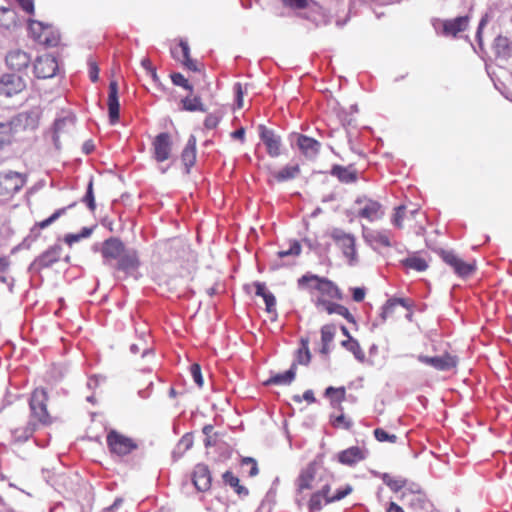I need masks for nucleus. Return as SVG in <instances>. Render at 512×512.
Returning <instances> with one entry per match:
<instances>
[{
    "mask_svg": "<svg viewBox=\"0 0 512 512\" xmlns=\"http://www.w3.org/2000/svg\"><path fill=\"white\" fill-rule=\"evenodd\" d=\"M353 491V487L349 484L337 489L334 494L331 493V484L325 481L310 496L307 502L309 512H318L322 510L324 505L340 501Z\"/></svg>",
    "mask_w": 512,
    "mask_h": 512,
    "instance_id": "f257e3e1",
    "label": "nucleus"
},
{
    "mask_svg": "<svg viewBox=\"0 0 512 512\" xmlns=\"http://www.w3.org/2000/svg\"><path fill=\"white\" fill-rule=\"evenodd\" d=\"M299 288L316 290L319 292L318 297L331 300H342L343 294L339 287L331 280L325 277H320L315 274L307 273L300 277L297 281Z\"/></svg>",
    "mask_w": 512,
    "mask_h": 512,
    "instance_id": "f03ea898",
    "label": "nucleus"
},
{
    "mask_svg": "<svg viewBox=\"0 0 512 512\" xmlns=\"http://www.w3.org/2000/svg\"><path fill=\"white\" fill-rule=\"evenodd\" d=\"M281 3L292 10H307L301 14V17L313 22L316 26L327 25L330 23L324 7L313 0H280Z\"/></svg>",
    "mask_w": 512,
    "mask_h": 512,
    "instance_id": "7ed1b4c3",
    "label": "nucleus"
},
{
    "mask_svg": "<svg viewBox=\"0 0 512 512\" xmlns=\"http://www.w3.org/2000/svg\"><path fill=\"white\" fill-rule=\"evenodd\" d=\"M47 401L48 395L45 389L36 388L30 397L29 407H30V421H37L43 425L49 424L51 422L50 415L47 411Z\"/></svg>",
    "mask_w": 512,
    "mask_h": 512,
    "instance_id": "20e7f679",
    "label": "nucleus"
},
{
    "mask_svg": "<svg viewBox=\"0 0 512 512\" xmlns=\"http://www.w3.org/2000/svg\"><path fill=\"white\" fill-rule=\"evenodd\" d=\"M107 446L111 454L123 457L138 448V443L116 430H111L106 437Z\"/></svg>",
    "mask_w": 512,
    "mask_h": 512,
    "instance_id": "39448f33",
    "label": "nucleus"
},
{
    "mask_svg": "<svg viewBox=\"0 0 512 512\" xmlns=\"http://www.w3.org/2000/svg\"><path fill=\"white\" fill-rule=\"evenodd\" d=\"M439 256L454 273L461 278H467L476 271L475 261L466 262L452 250H440Z\"/></svg>",
    "mask_w": 512,
    "mask_h": 512,
    "instance_id": "423d86ee",
    "label": "nucleus"
},
{
    "mask_svg": "<svg viewBox=\"0 0 512 512\" xmlns=\"http://www.w3.org/2000/svg\"><path fill=\"white\" fill-rule=\"evenodd\" d=\"M328 479L322 476H317L316 467L314 464H309L304 468L296 479V491L298 495H303L307 490L315 491L321 484Z\"/></svg>",
    "mask_w": 512,
    "mask_h": 512,
    "instance_id": "0eeeda50",
    "label": "nucleus"
},
{
    "mask_svg": "<svg viewBox=\"0 0 512 512\" xmlns=\"http://www.w3.org/2000/svg\"><path fill=\"white\" fill-rule=\"evenodd\" d=\"M357 209V217L364 218L370 222L380 220L384 216L382 204L367 196H360L355 200Z\"/></svg>",
    "mask_w": 512,
    "mask_h": 512,
    "instance_id": "6e6552de",
    "label": "nucleus"
},
{
    "mask_svg": "<svg viewBox=\"0 0 512 512\" xmlns=\"http://www.w3.org/2000/svg\"><path fill=\"white\" fill-rule=\"evenodd\" d=\"M61 252L62 246L59 244L49 247L34 259V261L29 265L28 271L33 274H38L42 269L51 267L54 263L59 261Z\"/></svg>",
    "mask_w": 512,
    "mask_h": 512,
    "instance_id": "1a4fd4ad",
    "label": "nucleus"
},
{
    "mask_svg": "<svg viewBox=\"0 0 512 512\" xmlns=\"http://www.w3.org/2000/svg\"><path fill=\"white\" fill-rule=\"evenodd\" d=\"M26 178L23 174L8 171L0 173V196H12L24 186Z\"/></svg>",
    "mask_w": 512,
    "mask_h": 512,
    "instance_id": "9d476101",
    "label": "nucleus"
},
{
    "mask_svg": "<svg viewBox=\"0 0 512 512\" xmlns=\"http://www.w3.org/2000/svg\"><path fill=\"white\" fill-rule=\"evenodd\" d=\"M330 237L333 239L336 246H338L344 256L349 260L353 261L356 258V239L355 237L345 232L342 229L334 228L331 231Z\"/></svg>",
    "mask_w": 512,
    "mask_h": 512,
    "instance_id": "9b49d317",
    "label": "nucleus"
},
{
    "mask_svg": "<svg viewBox=\"0 0 512 512\" xmlns=\"http://www.w3.org/2000/svg\"><path fill=\"white\" fill-rule=\"evenodd\" d=\"M417 359L419 362L429 365L438 371H449L451 369H455L459 363V357L449 352L433 357L418 355Z\"/></svg>",
    "mask_w": 512,
    "mask_h": 512,
    "instance_id": "f8f14e48",
    "label": "nucleus"
},
{
    "mask_svg": "<svg viewBox=\"0 0 512 512\" xmlns=\"http://www.w3.org/2000/svg\"><path fill=\"white\" fill-rule=\"evenodd\" d=\"M140 266L138 252L133 248H126L118 261L113 265L116 271L125 275H133Z\"/></svg>",
    "mask_w": 512,
    "mask_h": 512,
    "instance_id": "ddd939ff",
    "label": "nucleus"
},
{
    "mask_svg": "<svg viewBox=\"0 0 512 512\" xmlns=\"http://www.w3.org/2000/svg\"><path fill=\"white\" fill-rule=\"evenodd\" d=\"M315 307L320 311H325L327 314H337L345 318L350 323H355V317L350 313L347 307L338 304L323 297H317L314 301Z\"/></svg>",
    "mask_w": 512,
    "mask_h": 512,
    "instance_id": "4468645a",
    "label": "nucleus"
},
{
    "mask_svg": "<svg viewBox=\"0 0 512 512\" xmlns=\"http://www.w3.org/2000/svg\"><path fill=\"white\" fill-rule=\"evenodd\" d=\"M25 87L26 83L24 79L14 73L4 74L0 78V95L12 97L23 91Z\"/></svg>",
    "mask_w": 512,
    "mask_h": 512,
    "instance_id": "2eb2a0df",
    "label": "nucleus"
},
{
    "mask_svg": "<svg viewBox=\"0 0 512 512\" xmlns=\"http://www.w3.org/2000/svg\"><path fill=\"white\" fill-rule=\"evenodd\" d=\"M153 156L157 162H164L170 158L172 150L171 136L167 132L158 134L152 143Z\"/></svg>",
    "mask_w": 512,
    "mask_h": 512,
    "instance_id": "dca6fc26",
    "label": "nucleus"
},
{
    "mask_svg": "<svg viewBox=\"0 0 512 512\" xmlns=\"http://www.w3.org/2000/svg\"><path fill=\"white\" fill-rule=\"evenodd\" d=\"M125 246L123 242L115 237L108 238L102 244L101 253L104 259L105 265H112V260H117L120 258L122 253L125 251Z\"/></svg>",
    "mask_w": 512,
    "mask_h": 512,
    "instance_id": "f3484780",
    "label": "nucleus"
},
{
    "mask_svg": "<svg viewBox=\"0 0 512 512\" xmlns=\"http://www.w3.org/2000/svg\"><path fill=\"white\" fill-rule=\"evenodd\" d=\"M295 144L301 154L307 159H315L320 152L321 143L303 134L295 135Z\"/></svg>",
    "mask_w": 512,
    "mask_h": 512,
    "instance_id": "a211bd4d",
    "label": "nucleus"
},
{
    "mask_svg": "<svg viewBox=\"0 0 512 512\" xmlns=\"http://www.w3.org/2000/svg\"><path fill=\"white\" fill-rule=\"evenodd\" d=\"M58 64L54 57L44 55L38 57L34 64V72L38 78H51L56 75Z\"/></svg>",
    "mask_w": 512,
    "mask_h": 512,
    "instance_id": "6ab92c4d",
    "label": "nucleus"
},
{
    "mask_svg": "<svg viewBox=\"0 0 512 512\" xmlns=\"http://www.w3.org/2000/svg\"><path fill=\"white\" fill-rule=\"evenodd\" d=\"M260 139L266 146L267 153L271 157H278L281 154V139L264 125L259 126Z\"/></svg>",
    "mask_w": 512,
    "mask_h": 512,
    "instance_id": "aec40b11",
    "label": "nucleus"
},
{
    "mask_svg": "<svg viewBox=\"0 0 512 512\" xmlns=\"http://www.w3.org/2000/svg\"><path fill=\"white\" fill-rule=\"evenodd\" d=\"M470 22V17L459 16L453 19H446L442 21V34L447 37H457L459 33L467 30Z\"/></svg>",
    "mask_w": 512,
    "mask_h": 512,
    "instance_id": "412c9836",
    "label": "nucleus"
},
{
    "mask_svg": "<svg viewBox=\"0 0 512 512\" xmlns=\"http://www.w3.org/2000/svg\"><path fill=\"white\" fill-rule=\"evenodd\" d=\"M367 457V450L359 446L349 447L337 454V460L342 465L354 466L357 463L365 460Z\"/></svg>",
    "mask_w": 512,
    "mask_h": 512,
    "instance_id": "4be33fe9",
    "label": "nucleus"
},
{
    "mask_svg": "<svg viewBox=\"0 0 512 512\" xmlns=\"http://www.w3.org/2000/svg\"><path fill=\"white\" fill-rule=\"evenodd\" d=\"M391 236L389 230H364L365 240L374 248L391 247Z\"/></svg>",
    "mask_w": 512,
    "mask_h": 512,
    "instance_id": "5701e85b",
    "label": "nucleus"
},
{
    "mask_svg": "<svg viewBox=\"0 0 512 512\" xmlns=\"http://www.w3.org/2000/svg\"><path fill=\"white\" fill-rule=\"evenodd\" d=\"M192 482L198 491H206L211 484V477L207 466L199 464L195 467Z\"/></svg>",
    "mask_w": 512,
    "mask_h": 512,
    "instance_id": "b1692460",
    "label": "nucleus"
},
{
    "mask_svg": "<svg viewBox=\"0 0 512 512\" xmlns=\"http://www.w3.org/2000/svg\"><path fill=\"white\" fill-rule=\"evenodd\" d=\"M30 56L21 50L10 51L6 56V64L13 70L21 71L28 67Z\"/></svg>",
    "mask_w": 512,
    "mask_h": 512,
    "instance_id": "393cba45",
    "label": "nucleus"
},
{
    "mask_svg": "<svg viewBox=\"0 0 512 512\" xmlns=\"http://www.w3.org/2000/svg\"><path fill=\"white\" fill-rule=\"evenodd\" d=\"M203 434L205 435L204 445L207 449V454H211V448H220L223 442V433L216 431L214 426L211 424L203 427Z\"/></svg>",
    "mask_w": 512,
    "mask_h": 512,
    "instance_id": "a878e982",
    "label": "nucleus"
},
{
    "mask_svg": "<svg viewBox=\"0 0 512 512\" xmlns=\"http://www.w3.org/2000/svg\"><path fill=\"white\" fill-rule=\"evenodd\" d=\"M181 160L185 166L186 173L190 172V168L194 165L196 160V137L190 135L187 143L181 153Z\"/></svg>",
    "mask_w": 512,
    "mask_h": 512,
    "instance_id": "bb28decb",
    "label": "nucleus"
},
{
    "mask_svg": "<svg viewBox=\"0 0 512 512\" xmlns=\"http://www.w3.org/2000/svg\"><path fill=\"white\" fill-rule=\"evenodd\" d=\"M496 57L507 60L512 56V42L507 36L499 35L493 43Z\"/></svg>",
    "mask_w": 512,
    "mask_h": 512,
    "instance_id": "cd10ccee",
    "label": "nucleus"
},
{
    "mask_svg": "<svg viewBox=\"0 0 512 512\" xmlns=\"http://www.w3.org/2000/svg\"><path fill=\"white\" fill-rule=\"evenodd\" d=\"M321 333V349L320 353L323 355H328L330 352V345L333 342L336 334V325L335 324H325L320 329Z\"/></svg>",
    "mask_w": 512,
    "mask_h": 512,
    "instance_id": "c85d7f7f",
    "label": "nucleus"
},
{
    "mask_svg": "<svg viewBox=\"0 0 512 512\" xmlns=\"http://www.w3.org/2000/svg\"><path fill=\"white\" fill-rule=\"evenodd\" d=\"M331 174L344 183L355 182L358 178L357 170L352 165H349L347 167L341 165H334L331 169Z\"/></svg>",
    "mask_w": 512,
    "mask_h": 512,
    "instance_id": "c756f323",
    "label": "nucleus"
},
{
    "mask_svg": "<svg viewBox=\"0 0 512 512\" xmlns=\"http://www.w3.org/2000/svg\"><path fill=\"white\" fill-rule=\"evenodd\" d=\"M300 173L299 165H287L281 170L272 173V177L277 182H285L296 178Z\"/></svg>",
    "mask_w": 512,
    "mask_h": 512,
    "instance_id": "7c9ffc66",
    "label": "nucleus"
},
{
    "mask_svg": "<svg viewBox=\"0 0 512 512\" xmlns=\"http://www.w3.org/2000/svg\"><path fill=\"white\" fill-rule=\"evenodd\" d=\"M403 500L406 501L407 504L415 510H426V508L429 506L428 500L421 493H405L403 495Z\"/></svg>",
    "mask_w": 512,
    "mask_h": 512,
    "instance_id": "2f4dec72",
    "label": "nucleus"
},
{
    "mask_svg": "<svg viewBox=\"0 0 512 512\" xmlns=\"http://www.w3.org/2000/svg\"><path fill=\"white\" fill-rule=\"evenodd\" d=\"M402 265L408 269L423 272L428 268V262L423 257L414 253L401 261Z\"/></svg>",
    "mask_w": 512,
    "mask_h": 512,
    "instance_id": "473e14b6",
    "label": "nucleus"
},
{
    "mask_svg": "<svg viewBox=\"0 0 512 512\" xmlns=\"http://www.w3.org/2000/svg\"><path fill=\"white\" fill-rule=\"evenodd\" d=\"M341 346L350 351L359 362L363 363L366 360L365 352L356 339L350 338L343 340Z\"/></svg>",
    "mask_w": 512,
    "mask_h": 512,
    "instance_id": "72a5a7b5",
    "label": "nucleus"
},
{
    "mask_svg": "<svg viewBox=\"0 0 512 512\" xmlns=\"http://www.w3.org/2000/svg\"><path fill=\"white\" fill-rule=\"evenodd\" d=\"M193 445V435L186 433L177 443L176 447L172 452V456L175 460L179 459L187 450Z\"/></svg>",
    "mask_w": 512,
    "mask_h": 512,
    "instance_id": "f704fd0d",
    "label": "nucleus"
},
{
    "mask_svg": "<svg viewBox=\"0 0 512 512\" xmlns=\"http://www.w3.org/2000/svg\"><path fill=\"white\" fill-rule=\"evenodd\" d=\"M295 378V364L292 367L285 371L284 373H279L271 377L267 383L268 384H277V385H286L290 384Z\"/></svg>",
    "mask_w": 512,
    "mask_h": 512,
    "instance_id": "c9c22d12",
    "label": "nucleus"
},
{
    "mask_svg": "<svg viewBox=\"0 0 512 512\" xmlns=\"http://www.w3.org/2000/svg\"><path fill=\"white\" fill-rule=\"evenodd\" d=\"M226 483H228L240 498L247 497L249 490L247 487L240 484L238 477L234 476L231 472L226 471Z\"/></svg>",
    "mask_w": 512,
    "mask_h": 512,
    "instance_id": "e433bc0d",
    "label": "nucleus"
},
{
    "mask_svg": "<svg viewBox=\"0 0 512 512\" xmlns=\"http://www.w3.org/2000/svg\"><path fill=\"white\" fill-rule=\"evenodd\" d=\"M325 396L330 399L332 403L341 404L346 399V388L341 387H328L325 390Z\"/></svg>",
    "mask_w": 512,
    "mask_h": 512,
    "instance_id": "4c0bfd02",
    "label": "nucleus"
},
{
    "mask_svg": "<svg viewBox=\"0 0 512 512\" xmlns=\"http://www.w3.org/2000/svg\"><path fill=\"white\" fill-rule=\"evenodd\" d=\"M36 429V422L29 421L27 426L23 429H15L12 432L13 438L16 442H25L27 441Z\"/></svg>",
    "mask_w": 512,
    "mask_h": 512,
    "instance_id": "58836bf2",
    "label": "nucleus"
},
{
    "mask_svg": "<svg viewBox=\"0 0 512 512\" xmlns=\"http://www.w3.org/2000/svg\"><path fill=\"white\" fill-rule=\"evenodd\" d=\"M400 306L406 307L403 299H400V298L389 299L382 309V314H381L382 318L388 319V318L392 317L396 308H398Z\"/></svg>",
    "mask_w": 512,
    "mask_h": 512,
    "instance_id": "ea45409f",
    "label": "nucleus"
},
{
    "mask_svg": "<svg viewBox=\"0 0 512 512\" xmlns=\"http://www.w3.org/2000/svg\"><path fill=\"white\" fill-rule=\"evenodd\" d=\"M383 483L391 490L397 492L406 485V480L401 477H396L391 474L385 473L382 477Z\"/></svg>",
    "mask_w": 512,
    "mask_h": 512,
    "instance_id": "a19ab883",
    "label": "nucleus"
},
{
    "mask_svg": "<svg viewBox=\"0 0 512 512\" xmlns=\"http://www.w3.org/2000/svg\"><path fill=\"white\" fill-rule=\"evenodd\" d=\"M75 205H76V203L74 202V203L68 205L67 207H63V208L56 210L50 217H48L47 219L38 223L37 227L40 229L47 228L52 223H54L57 219H59L62 215H64L69 208H72Z\"/></svg>",
    "mask_w": 512,
    "mask_h": 512,
    "instance_id": "79ce46f5",
    "label": "nucleus"
},
{
    "mask_svg": "<svg viewBox=\"0 0 512 512\" xmlns=\"http://www.w3.org/2000/svg\"><path fill=\"white\" fill-rule=\"evenodd\" d=\"M241 468L244 473H247L249 477H254L258 474L259 469L257 462L254 458L245 457L241 460Z\"/></svg>",
    "mask_w": 512,
    "mask_h": 512,
    "instance_id": "37998d69",
    "label": "nucleus"
},
{
    "mask_svg": "<svg viewBox=\"0 0 512 512\" xmlns=\"http://www.w3.org/2000/svg\"><path fill=\"white\" fill-rule=\"evenodd\" d=\"M109 119L111 124L119 120L120 104L118 97L108 98Z\"/></svg>",
    "mask_w": 512,
    "mask_h": 512,
    "instance_id": "c03bdc74",
    "label": "nucleus"
},
{
    "mask_svg": "<svg viewBox=\"0 0 512 512\" xmlns=\"http://www.w3.org/2000/svg\"><path fill=\"white\" fill-rule=\"evenodd\" d=\"M181 103L183 106V110H186V111L193 112V111H203L204 110L203 104L201 103L200 98H198V97H194V98L185 97L184 99H182Z\"/></svg>",
    "mask_w": 512,
    "mask_h": 512,
    "instance_id": "a18cd8bd",
    "label": "nucleus"
},
{
    "mask_svg": "<svg viewBox=\"0 0 512 512\" xmlns=\"http://www.w3.org/2000/svg\"><path fill=\"white\" fill-rule=\"evenodd\" d=\"M302 347L298 350L297 361L299 364L306 365L310 362L311 354L309 351V340L302 339L301 340Z\"/></svg>",
    "mask_w": 512,
    "mask_h": 512,
    "instance_id": "49530a36",
    "label": "nucleus"
},
{
    "mask_svg": "<svg viewBox=\"0 0 512 512\" xmlns=\"http://www.w3.org/2000/svg\"><path fill=\"white\" fill-rule=\"evenodd\" d=\"M373 434L378 442L396 443L398 440L397 435L388 433L383 428H376L373 431Z\"/></svg>",
    "mask_w": 512,
    "mask_h": 512,
    "instance_id": "de8ad7c7",
    "label": "nucleus"
},
{
    "mask_svg": "<svg viewBox=\"0 0 512 512\" xmlns=\"http://www.w3.org/2000/svg\"><path fill=\"white\" fill-rule=\"evenodd\" d=\"M406 217V207L401 205L395 208V212L392 218V224L402 229L404 227V218Z\"/></svg>",
    "mask_w": 512,
    "mask_h": 512,
    "instance_id": "09e8293b",
    "label": "nucleus"
},
{
    "mask_svg": "<svg viewBox=\"0 0 512 512\" xmlns=\"http://www.w3.org/2000/svg\"><path fill=\"white\" fill-rule=\"evenodd\" d=\"M82 201L86 203L90 211H94L96 208L94 192H93V181L90 180L87 186V191Z\"/></svg>",
    "mask_w": 512,
    "mask_h": 512,
    "instance_id": "8fccbe9b",
    "label": "nucleus"
},
{
    "mask_svg": "<svg viewBox=\"0 0 512 512\" xmlns=\"http://www.w3.org/2000/svg\"><path fill=\"white\" fill-rule=\"evenodd\" d=\"M301 253V245L298 241H294L291 243L290 248L287 250H280L277 252L279 258H284L287 256H299Z\"/></svg>",
    "mask_w": 512,
    "mask_h": 512,
    "instance_id": "3c124183",
    "label": "nucleus"
},
{
    "mask_svg": "<svg viewBox=\"0 0 512 512\" xmlns=\"http://www.w3.org/2000/svg\"><path fill=\"white\" fill-rule=\"evenodd\" d=\"M73 121L69 118L57 119L54 123V141L57 142L60 133L65 131L67 125H72Z\"/></svg>",
    "mask_w": 512,
    "mask_h": 512,
    "instance_id": "603ef678",
    "label": "nucleus"
},
{
    "mask_svg": "<svg viewBox=\"0 0 512 512\" xmlns=\"http://www.w3.org/2000/svg\"><path fill=\"white\" fill-rule=\"evenodd\" d=\"M171 80L176 86H181L189 91L193 90L192 85L189 84L188 80L181 73H173L171 75Z\"/></svg>",
    "mask_w": 512,
    "mask_h": 512,
    "instance_id": "864d4df0",
    "label": "nucleus"
},
{
    "mask_svg": "<svg viewBox=\"0 0 512 512\" xmlns=\"http://www.w3.org/2000/svg\"><path fill=\"white\" fill-rule=\"evenodd\" d=\"M10 131L11 128L7 124H0V149L4 147L7 144H10L11 137H10Z\"/></svg>",
    "mask_w": 512,
    "mask_h": 512,
    "instance_id": "5fc2aeb1",
    "label": "nucleus"
},
{
    "mask_svg": "<svg viewBox=\"0 0 512 512\" xmlns=\"http://www.w3.org/2000/svg\"><path fill=\"white\" fill-rule=\"evenodd\" d=\"M233 92L235 94L236 107L240 109L243 107V95L245 93V89L241 83L237 82L233 86Z\"/></svg>",
    "mask_w": 512,
    "mask_h": 512,
    "instance_id": "6e6d98bb",
    "label": "nucleus"
},
{
    "mask_svg": "<svg viewBox=\"0 0 512 512\" xmlns=\"http://www.w3.org/2000/svg\"><path fill=\"white\" fill-rule=\"evenodd\" d=\"M190 373H191L195 383L199 387H202L203 383H204V380H203V376H202V373H201L200 365L197 364V363L192 364L191 367H190Z\"/></svg>",
    "mask_w": 512,
    "mask_h": 512,
    "instance_id": "4d7b16f0",
    "label": "nucleus"
},
{
    "mask_svg": "<svg viewBox=\"0 0 512 512\" xmlns=\"http://www.w3.org/2000/svg\"><path fill=\"white\" fill-rule=\"evenodd\" d=\"M172 54L177 60L181 61L183 65L189 70L194 72L199 70L196 61L191 59V57H188V59H181L180 56H177V50H172Z\"/></svg>",
    "mask_w": 512,
    "mask_h": 512,
    "instance_id": "13d9d810",
    "label": "nucleus"
},
{
    "mask_svg": "<svg viewBox=\"0 0 512 512\" xmlns=\"http://www.w3.org/2000/svg\"><path fill=\"white\" fill-rule=\"evenodd\" d=\"M174 50H177V55L180 53L182 58L181 59H188L190 57V47L185 40H180L179 43V49L175 48Z\"/></svg>",
    "mask_w": 512,
    "mask_h": 512,
    "instance_id": "bf43d9fd",
    "label": "nucleus"
},
{
    "mask_svg": "<svg viewBox=\"0 0 512 512\" xmlns=\"http://www.w3.org/2000/svg\"><path fill=\"white\" fill-rule=\"evenodd\" d=\"M263 300L266 305V311L269 313L274 311L275 305H276V299H275L274 295L272 293L268 292L267 295H264Z\"/></svg>",
    "mask_w": 512,
    "mask_h": 512,
    "instance_id": "052dcab7",
    "label": "nucleus"
},
{
    "mask_svg": "<svg viewBox=\"0 0 512 512\" xmlns=\"http://www.w3.org/2000/svg\"><path fill=\"white\" fill-rule=\"evenodd\" d=\"M293 399H294L295 402H298V403H300L303 399L305 401H307L308 403H314L315 402V397H314V393H313L312 390L305 391L302 396L295 395L293 397Z\"/></svg>",
    "mask_w": 512,
    "mask_h": 512,
    "instance_id": "680f3d73",
    "label": "nucleus"
},
{
    "mask_svg": "<svg viewBox=\"0 0 512 512\" xmlns=\"http://www.w3.org/2000/svg\"><path fill=\"white\" fill-rule=\"evenodd\" d=\"M352 298L355 302H362L365 298L366 291L362 287L351 288Z\"/></svg>",
    "mask_w": 512,
    "mask_h": 512,
    "instance_id": "e2e57ef3",
    "label": "nucleus"
},
{
    "mask_svg": "<svg viewBox=\"0 0 512 512\" xmlns=\"http://www.w3.org/2000/svg\"><path fill=\"white\" fill-rule=\"evenodd\" d=\"M332 424L334 427H340L343 426L345 429H349L352 425L351 421L346 420L345 416L343 414L337 416L333 421Z\"/></svg>",
    "mask_w": 512,
    "mask_h": 512,
    "instance_id": "0e129e2a",
    "label": "nucleus"
},
{
    "mask_svg": "<svg viewBox=\"0 0 512 512\" xmlns=\"http://www.w3.org/2000/svg\"><path fill=\"white\" fill-rule=\"evenodd\" d=\"M230 137L232 140H235V141L243 144L245 141V128L244 127L238 128L234 132L230 133Z\"/></svg>",
    "mask_w": 512,
    "mask_h": 512,
    "instance_id": "69168bd1",
    "label": "nucleus"
},
{
    "mask_svg": "<svg viewBox=\"0 0 512 512\" xmlns=\"http://www.w3.org/2000/svg\"><path fill=\"white\" fill-rule=\"evenodd\" d=\"M220 121V117L219 116H216V115H213V114H210L206 117L205 121H204V125L207 129H213L217 126V124L219 123Z\"/></svg>",
    "mask_w": 512,
    "mask_h": 512,
    "instance_id": "338daca9",
    "label": "nucleus"
},
{
    "mask_svg": "<svg viewBox=\"0 0 512 512\" xmlns=\"http://www.w3.org/2000/svg\"><path fill=\"white\" fill-rule=\"evenodd\" d=\"M21 8L28 14H34V0H17Z\"/></svg>",
    "mask_w": 512,
    "mask_h": 512,
    "instance_id": "774afa93",
    "label": "nucleus"
}]
</instances>
